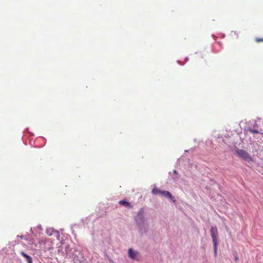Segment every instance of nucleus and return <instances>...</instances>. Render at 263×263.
Returning <instances> with one entry per match:
<instances>
[{
  "mask_svg": "<svg viewBox=\"0 0 263 263\" xmlns=\"http://www.w3.org/2000/svg\"><path fill=\"white\" fill-rule=\"evenodd\" d=\"M167 197L169 198L173 202L176 201L175 197L173 196H172V195L171 193H170V195H168Z\"/></svg>",
  "mask_w": 263,
  "mask_h": 263,
  "instance_id": "obj_11",
  "label": "nucleus"
},
{
  "mask_svg": "<svg viewBox=\"0 0 263 263\" xmlns=\"http://www.w3.org/2000/svg\"><path fill=\"white\" fill-rule=\"evenodd\" d=\"M215 256L217 255L218 242L213 243Z\"/></svg>",
  "mask_w": 263,
  "mask_h": 263,
  "instance_id": "obj_8",
  "label": "nucleus"
},
{
  "mask_svg": "<svg viewBox=\"0 0 263 263\" xmlns=\"http://www.w3.org/2000/svg\"><path fill=\"white\" fill-rule=\"evenodd\" d=\"M248 130L251 132V133L255 134V133H260L261 134H263V132L260 131L259 132L257 130H255L253 129H249Z\"/></svg>",
  "mask_w": 263,
  "mask_h": 263,
  "instance_id": "obj_9",
  "label": "nucleus"
},
{
  "mask_svg": "<svg viewBox=\"0 0 263 263\" xmlns=\"http://www.w3.org/2000/svg\"><path fill=\"white\" fill-rule=\"evenodd\" d=\"M160 195L167 197L168 195H170V192L167 191H162Z\"/></svg>",
  "mask_w": 263,
  "mask_h": 263,
  "instance_id": "obj_7",
  "label": "nucleus"
},
{
  "mask_svg": "<svg viewBox=\"0 0 263 263\" xmlns=\"http://www.w3.org/2000/svg\"><path fill=\"white\" fill-rule=\"evenodd\" d=\"M236 154L241 158H243L246 161H252L253 159L248 152L242 149H238L236 151Z\"/></svg>",
  "mask_w": 263,
  "mask_h": 263,
  "instance_id": "obj_1",
  "label": "nucleus"
},
{
  "mask_svg": "<svg viewBox=\"0 0 263 263\" xmlns=\"http://www.w3.org/2000/svg\"><path fill=\"white\" fill-rule=\"evenodd\" d=\"M174 173L175 174H177V171L174 170Z\"/></svg>",
  "mask_w": 263,
  "mask_h": 263,
  "instance_id": "obj_13",
  "label": "nucleus"
},
{
  "mask_svg": "<svg viewBox=\"0 0 263 263\" xmlns=\"http://www.w3.org/2000/svg\"><path fill=\"white\" fill-rule=\"evenodd\" d=\"M119 204H121V205H124L125 206H127V207H129V208H132V206L130 205V204L127 202L125 200H121L119 201Z\"/></svg>",
  "mask_w": 263,
  "mask_h": 263,
  "instance_id": "obj_5",
  "label": "nucleus"
},
{
  "mask_svg": "<svg viewBox=\"0 0 263 263\" xmlns=\"http://www.w3.org/2000/svg\"><path fill=\"white\" fill-rule=\"evenodd\" d=\"M210 233L213 243L218 242V230L216 226H212L210 230Z\"/></svg>",
  "mask_w": 263,
  "mask_h": 263,
  "instance_id": "obj_2",
  "label": "nucleus"
},
{
  "mask_svg": "<svg viewBox=\"0 0 263 263\" xmlns=\"http://www.w3.org/2000/svg\"><path fill=\"white\" fill-rule=\"evenodd\" d=\"M21 254L22 256H23L27 259L28 263L29 262H30L31 261H32V257L29 255H27V254H26L25 253H24V252H21Z\"/></svg>",
  "mask_w": 263,
  "mask_h": 263,
  "instance_id": "obj_3",
  "label": "nucleus"
},
{
  "mask_svg": "<svg viewBox=\"0 0 263 263\" xmlns=\"http://www.w3.org/2000/svg\"><path fill=\"white\" fill-rule=\"evenodd\" d=\"M235 260L236 261H237L238 260V257L237 256H235Z\"/></svg>",
  "mask_w": 263,
  "mask_h": 263,
  "instance_id": "obj_12",
  "label": "nucleus"
},
{
  "mask_svg": "<svg viewBox=\"0 0 263 263\" xmlns=\"http://www.w3.org/2000/svg\"><path fill=\"white\" fill-rule=\"evenodd\" d=\"M128 255L130 258L135 259L136 257V253L132 249H129L128 250Z\"/></svg>",
  "mask_w": 263,
  "mask_h": 263,
  "instance_id": "obj_4",
  "label": "nucleus"
},
{
  "mask_svg": "<svg viewBox=\"0 0 263 263\" xmlns=\"http://www.w3.org/2000/svg\"><path fill=\"white\" fill-rule=\"evenodd\" d=\"M152 193L154 195H156V194L161 195V193H162V191L158 188L155 187L152 190Z\"/></svg>",
  "mask_w": 263,
  "mask_h": 263,
  "instance_id": "obj_6",
  "label": "nucleus"
},
{
  "mask_svg": "<svg viewBox=\"0 0 263 263\" xmlns=\"http://www.w3.org/2000/svg\"><path fill=\"white\" fill-rule=\"evenodd\" d=\"M28 263H32V261H31L30 262H29Z\"/></svg>",
  "mask_w": 263,
  "mask_h": 263,
  "instance_id": "obj_14",
  "label": "nucleus"
},
{
  "mask_svg": "<svg viewBox=\"0 0 263 263\" xmlns=\"http://www.w3.org/2000/svg\"><path fill=\"white\" fill-rule=\"evenodd\" d=\"M255 41L256 43L263 42V37L261 38L256 37Z\"/></svg>",
  "mask_w": 263,
  "mask_h": 263,
  "instance_id": "obj_10",
  "label": "nucleus"
}]
</instances>
